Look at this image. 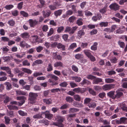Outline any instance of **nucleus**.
I'll return each mask as SVG.
<instances>
[{"label": "nucleus", "instance_id": "f257e3e1", "mask_svg": "<svg viewBox=\"0 0 127 127\" xmlns=\"http://www.w3.org/2000/svg\"><path fill=\"white\" fill-rule=\"evenodd\" d=\"M38 96V94L30 92L29 95L28 100L31 104H33L35 103Z\"/></svg>", "mask_w": 127, "mask_h": 127}, {"label": "nucleus", "instance_id": "f03ea898", "mask_svg": "<svg viewBox=\"0 0 127 127\" xmlns=\"http://www.w3.org/2000/svg\"><path fill=\"white\" fill-rule=\"evenodd\" d=\"M77 28L78 27L76 26L73 27H72L67 26L65 28L64 32L66 33L69 32L70 34H72L74 33Z\"/></svg>", "mask_w": 127, "mask_h": 127}, {"label": "nucleus", "instance_id": "7ed1b4c3", "mask_svg": "<svg viewBox=\"0 0 127 127\" xmlns=\"http://www.w3.org/2000/svg\"><path fill=\"white\" fill-rule=\"evenodd\" d=\"M116 122L118 124H127V118L126 117H121L120 120H116Z\"/></svg>", "mask_w": 127, "mask_h": 127}, {"label": "nucleus", "instance_id": "20e7f679", "mask_svg": "<svg viewBox=\"0 0 127 127\" xmlns=\"http://www.w3.org/2000/svg\"><path fill=\"white\" fill-rule=\"evenodd\" d=\"M1 98L3 100V102L5 104H7L10 100V98L5 95H2Z\"/></svg>", "mask_w": 127, "mask_h": 127}, {"label": "nucleus", "instance_id": "39448f33", "mask_svg": "<svg viewBox=\"0 0 127 127\" xmlns=\"http://www.w3.org/2000/svg\"><path fill=\"white\" fill-rule=\"evenodd\" d=\"M28 21L29 22L30 27H34L38 23V21H37L36 19H30Z\"/></svg>", "mask_w": 127, "mask_h": 127}, {"label": "nucleus", "instance_id": "423d86ee", "mask_svg": "<svg viewBox=\"0 0 127 127\" xmlns=\"http://www.w3.org/2000/svg\"><path fill=\"white\" fill-rule=\"evenodd\" d=\"M109 7L111 9L116 11L119 10L120 6L116 3H114L110 5Z\"/></svg>", "mask_w": 127, "mask_h": 127}, {"label": "nucleus", "instance_id": "0eeeda50", "mask_svg": "<svg viewBox=\"0 0 127 127\" xmlns=\"http://www.w3.org/2000/svg\"><path fill=\"white\" fill-rule=\"evenodd\" d=\"M42 14L43 17L45 18L49 17L51 14V12L49 10L48 11H42Z\"/></svg>", "mask_w": 127, "mask_h": 127}, {"label": "nucleus", "instance_id": "6e6552de", "mask_svg": "<svg viewBox=\"0 0 127 127\" xmlns=\"http://www.w3.org/2000/svg\"><path fill=\"white\" fill-rule=\"evenodd\" d=\"M125 28L124 26H122L117 30L116 31L117 33L121 34L124 33L125 31Z\"/></svg>", "mask_w": 127, "mask_h": 127}, {"label": "nucleus", "instance_id": "1a4fd4ad", "mask_svg": "<svg viewBox=\"0 0 127 127\" xmlns=\"http://www.w3.org/2000/svg\"><path fill=\"white\" fill-rule=\"evenodd\" d=\"M16 98L17 100H21L20 102L23 104L25 101V100L26 99V97L24 96H17Z\"/></svg>", "mask_w": 127, "mask_h": 127}, {"label": "nucleus", "instance_id": "9d476101", "mask_svg": "<svg viewBox=\"0 0 127 127\" xmlns=\"http://www.w3.org/2000/svg\"><path fill=\"white\" fill-rule=\"evenodd\" d=\"M102 16L99 13H98L95 16H93L92 19L94 22L96 21L97 20H99L101 18Z\"/></svg>", "mask_w": 127, "mask_h": 127}, {"label": "nucleus", "instance_id": "9b49d317", "mask_svg": "<svg viewBox=\"0 0 127 127\" xmlns=\"http://www.w3.org/2000/svg\"><path fill=\"white\" fill-rule=\"evenodd\" d=\"M114 85L113 84H106L104 86V90H107L111 89L113 88Z\"/></svg>", "mask_w": 127, "mask_h": 127}, {"label": "nucleus", "instance_id": "f8f14e48", "mask_svg": "<svg viewBox=\"0 0 127 127\" xmlns=\"http://www.w3.org/2000/svg\"><path fill=\"white\" fill-rule=\"evenodd\" d=\"M16 92L17 95H22L27 96L28 95L27 93L21 90H17L16 91Z\"/></svg>", "mask_w": 127, "mask_h": 127}, {"label": "nucleus", "instance_id": "ddd939ff", "mask_svg": "<svg viewBox=\"0 0 127 127\" xmlns=\"http://www.w3.org/2000/svg\"><path fill=\"white\" fill-rule=\"evenodd\" d=\"M102 80L101 79L98 78L96 77L94 78L92 82L93 84H97L101 82Z\"/></svg>", "mask_w": 127, "mask_h": 127}, {"label": "nucleus", "instance_id": "4468645a", "mask_svg": "<svg viewBox=\"0 0 127 127\" xmlns=\"http://www.w3.org/2000/svg\"><path fill=\"white\" fill-rule=\"evenodd\" d=\"M60 36L58 34H56L52 36L50 38L52 40H54L56 41L59 40Z\"/></svg>", "mask_w": 127, "mask_h": 127}, {"label": "nucleus", "instance_id": "2eb2a0df", "mask_svg": "<svg viewBox=\"0 0 127 127\" xmlns=\"http://www.w3.org/2000/svg\"><path fill=\"white\" fill-rule=\"evenodd\" d=\"M90 83L91 82L90 81L85 79H84L80 83V84L83 86H84V85H90Z\"/></svg>", "mask_w": 127, "mask_h": 127}, {"label": "nucleus", "instance_id": "dca6fc26", "mask_svg": "<svg viewBox=\"0 0 127 127\" xmlns=\"http://www.w3.org/2000/svg\"><path fill=\"white\" fill-rule=\"evenodd\" d=\"M73 91L77 93H83L84 92V91L82 89L79 87L74 89H73Z\"/></svg>", "mask_w": 127, "mask_h": 127}, {"label": "nucleus", "instance_id": "f3484780", "mask_svg": "<svg viewBox=\"0 0 127 127\" xmlns=\"http://www.w3.org/2000/svg\"><path fill=\"white\" fill-rule=\"evenodd\" d=\"M62 10L61 9H59L55 11L54 13V15L56 17H57L58 16H60L62 14Z\"/></svg>", "mask_w": 127, "mask_h": 127}, {"label": "nucleus", "instance_id": "a211bd4d", "mask_svg": "<svg viewBox=\"0 0 127 127\" xmlns=\"http://www.w3.org/2000/svg\"><path fill=\"white\" fill-rule=\"evenodd\" d=\"M20 36L23 38H28L29 37V33L28 32H25L24 33H21L20 35Z\"/></svg>", "mask_w": 127, "mask_h": 127}, {"label": "nucleus", "instance_id": "6ab92c4d", "mask_svg": "<svg viewBox=\"0 0 127 127\" xmlns=\"http://www.w3.org/2000/svg\"><path fill=\"white\" fill-rule=\"evenodd\" d=\"M54 67H61L63 66V64L61 62H57L54 63Z\"/></svg>", "mask_w": 127, "mask_h": 127}, {"label": "nucleus", "instance_id": "aec40b11", "mask_svg": "<svg viewBox=\"0 0 127 127\" xmlns=\"http://www.w3.org/2000/svg\"><path fill=\"white\" fill-rule=\"evenodd\" d=\"M73 105L75 107H81L83 106L82 103L74 101L73 103Z\"/></svg>", "mask_w": 127, "mask_h": 127}, {"label": "nucleus", "instance_id": "412c9836", "mask_svg": "<svg viewBox=\"0 0 127 127\" xmlns=\"http://www.w3.org/2000/svg\"><path fill=\"white\" fill-rule=\"evenodd\" d=\"M8 109L10 110H14L18 109V107L15 105H8L7 106Z\"/></svg>", "mask_w": 127, "mask_h": 127}, {"label": "nucleus", "instance_id": "4be33fe9", "mask_svg": "<svg viewBox=\"0 0 127 127\" xmlns=\"http://www.w3.org/2000/svg\"><path fill=\"white\" fill-rule=\"evenodd\" d=\"M116 92L117 93V94L115 95V99L120 97L122 96L123 94L122 93L119 92L118 90H117L116 91Z\"/></svg>", "mask_w": 127, "mask_h": 127}, {"label": "nucleus", "instance_id": "5701e85b", "mask_svg": "<svg viewBox=\"0 0 127 127\" xmlns=\"http://www.w3.org/2000/svg\"><path fill=\"white\" fill-rule=\"evenodd\" d=\"M98 44L96 42H95L93 44L91 47V49L92 50L95 51L97 49Z\"/></svg>", "mask_w": 127, "mask_h": 127}, {"label": "nucleus", "instance_id": "b1692460", "mask_svg": "<svg viewBox=\"0 0 127 127\" xmlns=\"http://www.w3.org/2000/svg\"><path fill=\"white\" fill-rule=\"evenodd\" d=\"M57 47L58 49H62V50L64 51L65 50V46L62 43H57Z\"/></svg>", "mask_w": 127, "mask_h": 127}, {"label": "nucleus", "instance_id": "393cba45", "mask_svg": "<svg viewBox=\"0 0 127 127\" xmlns=\"http://www.w3.org/2000/svg\"><path fill=\"white\" fill-rule=\"evenodd\" d=\"M75 57L76 59L80 60L81 59H83V56L81 54H78L75 55Z\"/></svg>", "mask_w": 127, "mask_h": 127}, {"label": "nucleus", "instance_id": "a878e982", "mask_svg": "<svg viewBox=\"0 0 127 127\" xmlns=\"http://www.w3.org/2000/svg\"><path fill=\"white\" fill-rule=\"evenodd\" d=\"M76 23L78 26L82 25L83 24L82 19L81 18H79L77 20Z\"/></svg>", "mask_w": 127, "mask_h": 127}, {"label": "nucleus", "instance_id": "bb28decb", "mask_svg": "<svg viewBox=\"0 0 127 127\" xmlns=\"http://www.w3.org/2000/svg\"><path fill=\"white\" fill-rule=\"evenodd\" d=\"M115 92L111 91L107 93V95L109 97H111L112 99H115V96L114 95Z\"/></svg>", "mask_w": 127, "mask_h": 127}, {"label": "nucleus", "instance_id": "cd10ccee", "mask_svg": "<svg viewBox=\"0 0 127 127\" xmlns=\"http://www.w3.org/2000/svg\"><path fill=\"white\" fill-rule=\"evenodd\" d=\"M22 71L25 73L30 74H31L32 72L30 69L26 68H22Z\"/></svg>", "mask_w": 127, "mask_h": 127}, {"label": "nucleus", "instance_id": "c85d7f7f", "mask_svg": "<svg viewBox=\"0 0 127 127\" xmlns=\"http://www.w3.org/2000/svg\"><path fill=\"white\" fill-rule=\"evenodd\" d=\"M44 102L46 104H49L52 103L51 99L50 98H45L43 99Z\"/></svg>", "mask_w": 127, "mask_h": 127}, {"label": "nucleus", "instance_id": "c756f323", "mask_svg": "<svg viewBox=\"0 0 127 127\" xmlns=\"http://www.w3.org/2000/svg\"><path fill=\"white\" fill-rule=\"evenodd\" d=\"M7 23L10 26L13 27L14 26L15 24V22L13 19H12L8 20Z\"/></svg>", "mask_w": 127, "mask_h": 127}, {"label": "nucleus", "instance_id": "7c9ffc66", "mask_svg": "<svg viewBox=\"0 0 127 127\" xmlns=\"http://www.w3.org/2000/svg\"><path fill=\"white\" fill-rule=\"evenodd\" d=\"M53 70V67L52 64L50 63H49L48 64L47 68V70L48 72H50L52 71Z\"/></svg>", "mask_w": 127, "mask_h": 127}, {"label": "nucleus", "instance_id": "2f4dec72", "mask_svg": "<svg viewBox=\"0 0 127 127\" xmlns=\"http://www.w3.org/2000/svg\"><path fill=\"white\" fill-rule=\"evenodd\" d=\"M5 85H6V89L8 91L10 90L11 88V84L10 83L7 82L5 83Z\"/></svg>", "mask_w": 127, "mask_h": 127}, {"label": "nucleus", "instance_id": "473e14b6", "mask_svg": "<svg viewBox=\"0 0 127 127\" xmlns=\"http://www.w3.org/2000/svg\"><path fill=\"white\" fill-rule=\"evenodd\" d=\"M72 80H75L76 82H79L81 80V78L79 77L75 76L72 77Z\"/></svg>", "mask_w": 127, "mask_h": 127}, {"label": "nucleus", "instance_id": "72a5a7b5", "mask_svg": "<svg viewBox=\"0 0 127 127\" xmlns=\"http://www.w3.org/2000/svg\"><path fill=\"white\" fill-rule=\"evenodd\" d=\"M79 111V109L74 108H72L69 109V111L70 113H73L78 112Z\"/></svg>", "mask_w": 127, "mask_h": 127}, {"label": "nucleus", "instance_id": "f704fd0d", "mask_svg": "<svg viewBox=\"0 0 127 127\" xmlns=\"http://www.w3.org/2000/svg\"><path fill=\"white\" fill-rule=\"evenodd\" d=\"M66 102L69 103L72 102L73 101V98L69 96H66L65 99Z\"/></svg>", "mask_w": 127, "mask_h": 127}, {"label": "nucleus", "instance_id": "c9c22d12", "mask_svg": "<svg viewBox=\"0 0 127 127\" xmlns=\"http://www.w3.org/2000/svg\"><path fill=\"white\" fill-rule=\"evenodd\" d=\"M90 52V51L88 50H84L83 51V52L88 58L92 55Z\"/></svg>", "mask_w": 127, "mask_h": 127}, {"label": "nucleus", "instance_id": "e433bc0d", "mask_svg": "<svg viewBox=\"0 0 127 127\" xmlns=\"http://www.w3.org/2000/svg\"><path fill=\"white\" fill-rule=\"evenodd\" d=\"M118 43L120 48H124L125 44V43L124 42L119 41H118Z\"/></svg>", "mask_w": 127, "mask_h": 127}, {"label": "nucleus", "instance_id": "4c0bfd02", "mask_svg": "<svg viewBox=\"0 0 127 127\" xmlns=\"http://www.w3.org/2000/svg\"><path fill=\"white\" fill-rule=\"evenodd\" d=\"M40 112L38 114L35 115L33 117L34 119H41L43 117L41 115Z\"/></svg>", "mask_w": 127, "mask_h": 127}, {"label": "nucleus", "instance_id": "58836bf2", "mask_svg": "<svg viewBox=\"0 0 127 127\" xmlns=\"http://www.w3.org/2000/svg\"><path fill=\"white\" fill-rule=\"evenodd\" d=\"M85 34V33L84 32L83 30L81 29L78 32V36L81 37V36L84 35Z\"/></svg>", "mask_w": 127, "mask_h": 127}, {"label": "nucleus", "instance_id": "ea45409f", "mask_svg": "<svg viewBox=\"0 0 127 127\" xmlns=\"http://www.w3.org/2000/svg\"><path fill=\"white\" fill-rule=\"evenodd\" d=\"M53 115L49 113V111H48V112H47L46 114L45 117L46 118L49 120L51 119Z\"/></svg>", "mask_w": 127, "mask_h": 127}, {"label": "nucleus", "instance_id": "a19ab883", "mask_svg": "<svg viewBox=\"0 0 127 127\" xmlns=\"http://www.w3.org/2000/svg\"><path fill=\"white\" fill-rule=\"evenodd\" d=\"M39 123H43L46 126H48L49 124L48 121L46 119L40 120L39 121Z\"/></svg>", "mask_w": 127, "mask_h": 127}, {"label": "nucleus", "instance_id": "79ce46f5", "mask_svg": "<svg viewBox=\"0 0 127 127\" xmlns=\"http://www.w3.org/2000/svg\"><path fill=\"white\" fill-rule=\"evenodd\" d=\"M53 5L55 7H56V9L58 8L61 5L60 3L58 1H56L54 3Z\"/></svg>", "mask_w": 127, "mask_h": 127}, {"label": "nucleus", "instance_id": "37998d69", "mask_svg": "<svg viewBox=\"0 0 127 127\" xmlns=\"http://www.w3.org/2000/svg\"><path fill=\"white\" fill-rule=\"evenodd\" d=\"M74 98L75 100L78 101H80L81 100V98L80 96L78 95H75L74 96Z\"/></svg>", "mask_w": 127, "mask_h": 127}, {"label": "nucleus", "instance_id": "c03bdc74", "mask_svg": "<svg viewBox=\"0 0 127 127\" xmlns=\"http://www.w3.org/2000/svg\"><path fill=\"white\" fill-rule=\"evenodd\" d=\"M71 9L72 10L74 13H75L77 12V11L76 9V5H71Z\"/></svg>", "mask_w": 127, "mask_h": 127}, {"label": "nucleus", "instance_id": "a18cd8bd", "mask_svg": "<svg viewBox=\"0 0 127 127\" xmlns=\"http://www.w3.org/2000/svg\"><path fill=\"white\" fill-rule=\"evenodd\" d=\"M20 14L25 17H27L29 16L28 14L24 11H21L20 12Z\"/></svg>", "mask_w": 127, "mask_h": 127}, {"label": "nucleus", "instance_id": "49530a36", "mask_svg": "<svg viewBox=\"0 0 127 127\" xmlns=\"http://www.w3.org/2000/svg\"><path fill=\"white\" fill-rule=\"evenodd\" d=\"M96 104L94 102L89 103L88 105V106L90 108H94L96 107Z\"/></svg>", "mask_w": 127, "mask_h": 127}, {"label": "nucleus", "instance_id": "de8ad7c7", "mask_svg": "<svg viewBox=\"0 0 127 127\" xmlns=\"http://www.w3.org/2000/svg\"><path fill=\"white\" fill-rule=\"evenodd\" d=\"M105 82L107 83H110L113 82L114 80L110 78H106L105 79Z\"/></svg>", "mask_w": 127, "mask_h": 127}, {"label": "nucleus", "instance_id": "09e8293b", "mask_svg": "<svg viewBox=\"0 0 127 127\" xmlns=\"http://www.w3.org/2000/svg\"><path fill=\"white\" fill-rule=\"evenodd\" d=\"M14 7V6L12 4H9L8 5H6L4 8L6 10H10L12 9Z\"/></svg>", "mask_w": 127, "mask_h": 127}, {"label": "nucleus", "instance_id": "8fccbe9b", "mask_svg": "<svg viewBox=\"0 0 127 127\" xmlns=\"http://www.w3.org/2000/svg\"><path fill=\"white\" fill-rule=\"evenodd\" d=\"M96 77L93 75L91 74L88 75L86 76V78L88 79L91 80H94V78Z\"/></svg>", "mask_w": 127, "mask_h": 127}, {"label": "nucleus", "instance_id": "3c124183", "mask_svg": "<svg viewBox=\"0 0 127 127\" xmlns=\"http://www.w3.org/2000/svg\"><path fill=\"white\" fill-rule=\"evenodd\" d=\"M76 19V17L74 16H72L69 18V21L71 23H73Z\"/></svg>", "mask_w": 127, "mask_h": 127}, {"label": "nucleus", "instance_id": "603ef678", "mask_svg": "<svg viewBox=\"0 0 127 127\" xmlns=\"http://www.w3.org/2000/svg\"><path fill=\"white\" fill-rule=\"evenodd\" d=\"M49 90H47L43 91V94L44 96L45 97H47L49 93Z\"/></svg>", "mask_w": 127, "mask_h": 127}, {"label": "nucleus", "instance_id": "864d4df0", "mask_svg": "<svg viewBox=\"0 0 127 127\" xmlns=\"http://www.w3.org/2000/svg\"><path fill=\"white\" fill-rule=\"evenodd\" d=\"M18 113L20 115L22 116H27V113L21 110L19 111Z\"/></svg>", "mask_w": 127, "mask_h": 127}, {"label": "nucleus", "instance_id": "5fc2aeb1", "mask_svg": "<svg viewBox=\"0 0 127 127\" xmlns=\"http://www.w3.org/2000/svg\"><path fill=\"white\" fill-rule=\"evenodd\" d=\"M64 27L63 26H60L58 27V29L57 31L58 33H61L64 29Z\"/></svg>", "mask_w": 127, "mask_h": 127}, {"label": "nucleus", "instance_id": "6e6d98bb", "mask_svg": "<svg viewBox=\"0 0 127 127\" xmlns=\"http://www.w3.org/2000/svg\"><path fill=\"white\" fill-rule=\"evenodd\" d=\"M60 89L59 88H56L50 90L51 93H58L60 91Z\"/></svg>", "mask_w": 127, "mask_h": 127}, {"label": "nucleus", "instance_id": "4d7b16f0", "mask_svg": "<svg viewBox=\"0 0 127 127\" xmlns=\"http://www.w3.org/2000/svg\"><path fill=\"white\" fill-rule=\"evenodd\" d=\"M67 85L68 84L67 82L64 81L60 83L59 86L62 87H66Z\"/></svg>", "mask_w": 127, "mask_h": 127}, {"label": "nucleus", "instance_id": "13d9d810", "mask_svg": "<svg viewBox=\"0 0 127 127\" xmlns=\"http://www.w3.org/2000/svg\"><path fill=\"white\" fill-rule=\"evenodd\" d=\"M88 91L89 93L92 95L95 96L96 95V92L94 90L91 88H89L88 89Z\"/></svg>", "mask_w": 127, "mask_h": 127}, {"label": "nucleus", "instance_id": "bf43d9fd", "mask_svg": "<svg viewBox=\"0 0 127 127\" xmlns=\"http://www.w3.org/2000/svg\"><path fill=\"white\" fill-rule=\"evenodd\" d=\"M14 112L12 111H7V115L10 117H13L14 116Z\"/></svg>", "mask_w": 127, "mask_h": 127}, {"label": "nucleus", "instance_id": "052dcab7", "mask_svg": "<svg viewBox=\"0 0 127 127\" xmlns=\"http://www.w3.org/2000/svg\"><path fill=\"white\" fill-rule=\"evenodd\" d=\"M54 33V30L53 28L50 29L49 32H47V36H49L52 35Z\"/></svg>", "mask_w": 127, "mask_h": 127}, {"label": "nucleus", "instance_id": "680f3d73", "mask_svg": "<svg viewBox=\"0 0 127 127\" xmlns=\"http://www.w3.org/2000/svg\"><path fill=\"white\" fill-rule=\"evenodd\" d=\"M64 119V117L62 116H60L58 118V121L60 123H62L63 122Z\"/></svg>", "mask_w": 127, "mask_h": 127}, {"label": "nucleus", "instance_id": "e2e57ef3", "mask_svg": "<svg viewBox=\"0 0 127 127\" xmlns=\"http://www.w3.org/2000/svg\"><path fill=\"white\" fill-rule=\"evenodd\" d=\"M43 49V47L40 46L36 47V50L37 52L38 53L40 52Z\"/></svg>", "mask_w": 127, "mask_h": 127}, {"label": "nucleus", "instance_id": "0e129e2a", "mask_svg": "<svg viewBox=\"0 0 127 127\" xmlns=\"http://www.w3.org/2000/svg\"><path fill=\"white\" fill-rule=\"evenodd\" d=\"M4 119L5 120V124L6 125H8L10 121V119L8 117H5Z\"/></svg>", "mask_w": 127, "mask_h": 127}, {"label": "nucleus", "instance_id": "69168bd1", "mask_svg": "<svg viewBox=\"0 0 127 127\" xmlns=\"http://www.w3.org/2000/svg\"><path fill=\"white\" fill-rule=\"evenodd\" d=\"M33 88L34 90L35 91H40L41 89V87L37 85L35 86Z\"/></svg>", "mask_w": 127, "mask_h": 127}, {"label": "nucleus", "instance_id": "338daca9", "mask_svg": "<svg viewBox=\"0 0 127 127\" xmlns=\"http://www.w3.org/2000/svg\"><path fill=\"white\" fill-rule=\"evenodd\" d=\"M3 60L4 62H8L10 60V58L9 56L4 57H2Z\"/></svg>", "mask_w": 127, "mask_h": 127}, {"label": "nucleus", "instance_id": "774afa93", "mask_svg": "<svg viewBox=\"0 0 127 127\" xmlns=\"http://www.w3.org/2000/svg\"><path fill=\"white\" fill-rule=\"evenodd\" d=\"M68 106V104H65L60 107V109L61 110L65 109L67 108Z\"/></svg>", "mask_w": 127, "mask_h": 127}]
</instances>
